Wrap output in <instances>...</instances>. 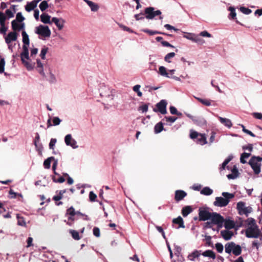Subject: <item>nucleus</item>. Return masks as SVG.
Masks as SVG:
<instances>
[{"instance_id":"26","label":"nucleus","mask_w":262,"mask_h":262,"mask_svg":"<svg viewBox=\"0 0 262 262\" xmlns=\"http://www.w3.org/2000/svg\"><path fill=\"white\" fill-rule=\"evenodd\" d=\"M201 255L204 257H207L213 259L216 258L215 253L211 250H207L203 252H202Z\"/></svg>"},{"instance_id":"22","label":"nucleus","mask_w":262,"mask_h":262,"mask_svg":"<svg viewBox=\"0 0 262 262\" xmlns=\"http://www.w3.org/2000/svg\"><path fill=\"white\" fill-rule=\"evenodd\" d=\"M233 157L232 156H229L223 162V163L221 165L219 169L220 171H222L226 168L227 169L229 170V167L227 166V165L231 161Z\"/></svg>"},{"instance_id":"17","label":"nucleus","mask_w":262,"mask_h":262,"mask_svg":"<svg viewBox=\"0 0 262 262\" xmlns=\"http://www.w3.org/2000/svg\"><path fill=\"white\" fill-rule=\"evenodd\" d=\"M231 173L227 175V177L229 180H234L238 176L239 172L236 165H234L231 169Z\"/></svg>"},{"instance_id":"47","label":"nucleus","mask_w":262,"mask_h":262,"mask_svg":"<svg viewBox=\"0 0 262 262\" xmlns=\"http://www.w3.org/2000/svg\"><path fill=\"white\" fill-rule=\"evenodd\" d=\"M17 224L19 226L25 227L26 226V223L25 221L24 217L20 216L19 214H17Z\"/></svg>"},{"instance_id":"44","label":"nucleus","mask_w":262,"mask_h":262,"mask_svg":"<svg viewBox=\"0 0 262 262\" xmlns=\"http://www.w3.org/2000/svg\"><path fill=\"white\" fill-rule=\"evenodd\" d=\"M250 155H251L250 152L247 153V152H244L243 154H242L241 155V158H240L241 163H242L243 164L246 163L247 161L246 160V159L248 158L250 156Z\"/></svg>"},{"instance_id":"33","label":"nucleus","mask_w":262,"mask_h":262,"mask_svg":"<svg viewBox=\"0 0 262 262\" xmlns=\"http://www.w3.org/2000/svg\"><path fill=\"white\" fill-rule=\"evenodd\" d=\"M164 124L162 122L157 123L154 127V132L155 134L161 133L163 129Z\"/></svg>"},{"instance_id":"37","label":"nucleus","mask_w":262,"mask_h":262,"mask_svg":"<svg viewBox=\"0 0 262 262\" xmlns=\"http://www.w3.org/2000/svg\"><path fill=\"white\" fill-rule=\"evenodd\" d=\"M242 251L241 246L239 245H236L235 244L232 251L233 254L235 256H238L241 254Z\"/></svg>"},{"instance_id":"58","label":"nucleus","mask_w":262,"mask_h":262,"mask_svg":"<svg viewBox=\"0 0 262 262\" xmlns=\"http://www.w3.org/2000/svg\"><path fill=\"white\" fill-rule=\"evenodd\" d=\"M48 48L44 46L41 50L40 56L42 59H45L46 55L48 52Z\"/></svg>"},{"instance_id":"43","label":"nucleus","mask_w":262,"mask_h":262,"mask_svg":"<svg viewBox=\"0 0 262 262\" xmlns=\"http://www.w3.org/2000/svg\"><path fill=\"white\" fill-rule=\"evenodd\" d=\"M159 74L167 78H170V76L169 75V74L166 71V69L163 66H160L159 69Z\"/></svg>"},{"instance_id":"53","label":"nucleus","mask_w":262,"mask_h":262,"mask_svg":"<svg viewBox=\"0 0 262 262\" xmlns=\"http://www.w3.org/2000/svg\"><path fill=\"white\" fill-rule=\"evenodd\" d=\"M75 216H76L77 217H78V219L80 218V216H83V220L85 221H89L90 218L88 217V216L85 214H83L81 212H80L79 211H75Z\"/></svg>"},{"instance_id":"14","label":"nucleus","mask_w":262,"mask_h":262,"mask_svg":"<svg viewBox=\"0 0 262 262\" xmlns=\"http://www.w3.org/2000/svg\"><path fill=\"white\" fill-rule=\"evenodd\" d=\"M202 250H194L192 252L190 253L187 258L190 261H195L196 259H198L201 255Z\"/></svg>"},{"instance_id":"1","label":"nucleus","mask_w":262,"mask_h":262,"mask_svg":"<svg viewBox=\"0 0 262 262\" xmlns=\"http://www.w3.org/2000/svg\"><path fill=\"white\" fill-rule=\"evenodd\" d=\"M246 222L248 226L245 230L246 236L247 238H257L259 237L261 232L258 228L255 220L253 218L249 217L246 221Z\"/></svg>"},{"instance_id":"7","label":"nucleus","mask_w":262,"mask_h":262,"mask_svg":"<svg viewBox=\"0 0 262 262\" xmlns=\"http://www.w3.org/2000/svg\"><path fill=\"white\" fill-rule=\"evenodd\" d=\"M211 216L210 219L212 221V223L217 225V228L216 231H219V229L222 228L223 226L224 219L220 214L216 212L211 213Z\"/></svg>"},{"instance_id":"13","label":"nucleus","mask_w":262,"mask_h":262,"mask_svg":"<svg viewBox=\"0 0 262 262\" xmlns=\"http://www.w3.org/2000/svg\"><path fill=\"white\" fill-rule=\"evenodd\" d=\"M185 115L191 119L192 121L196 125H201L206 123V121L204 118H199L194 116H193L191 114L185 113Z\"/></svg>"},{"instance_id":"39","label":"nucleus","mask_w":262,"mask_h":262,"mask_svg":"<svg viewBox=\"0 0 262 262\" xmlns=\"http://www.w3.org/2000/svg\"><path fill=\"white\" fill-rule=\"evenodd\" d=\"M228 10L230 11L229 16H228L229 18L232 19H236V13L234 7H230L228 8Z\"/></svg>"},{"instance_id":"51","label":"nucleus","mask_w":262,"mask_h":262,"mask_svg":"<svg viewBox=\"0 0 262 262\" xmlns=\"http://www.w3.org/2000/svg\"><path fill=\"white\" fill-rule=\"evenodd\" d=\"M48 4L46 1H42L39 5V7L41 11H44L48 8Z\"/></svg>"},{"instance_id":"28","label":"nucleus","mask_w":262,"mask_h":262,"mask_svg":"<svg viewBox=\"0 0 262 262\" xmlns=\"http://www.w3.org/2000/svg\"><path fill=\"white\" fill-rule=\"evenodd\" d=\"M50 16L46 13H42L40 15L41 21L44 24H52V20H50Z\"/></svg>"},{"instance_id":"38","label":"nucleus","mask_w":262,"mask_h":262,"mask_svg":"<svg viewBox=\"0 0 262 262\" xmlns=\"http://www.w3.org/2000/svg\"><path fill=\"white\" fill-rule=\"evenodd\" d=\"M54 160V157H50L46 159L43 162V166L45 169H49L51 167V161Z\"/></svg>"},{"instance_id":"30","label":"nucleus","mask_w":262,"mask_h":262,"mask_svg":"<svg viewBox=\"0 0 262 262\" xmlns=\"http://www.w3.org/2000/svg\"><path fill=\"white\" fill-rule=\"evenodd\" d=\"M192 211V208L190 206H186L182 209V214L184 217H186Z\"/></svg>"},{"instance_id":"57","label":"nucleus","mask_w":262,"mask_h":262,"mask_svg":"<svg viewBox=\"0 0 262 262\" xmlns=\"http://www.w3.org/2000/svg\"><path fill=\"white\" fill-rule=\"evenodd\" d=\"M53 181L55 183H62L65 181V179L63 177H59V178L57 179L55 176H53L52 177Z\"/></svg>"},{"instance_id":"64","label":"nucleus","mask_w":262,"mask_h":262,"mask_svg":"<svg viewBox=\"0 0 262 262\" xmlns=\"http://www.w3.org/2000/svg\"><path fill=\"white\" fill-rule=\"evenodd\" d=\"M97 195L93 191H90L89 193V199L91 202H95Z\"/></svg>"},{"instance_id":"35","label":"nucleus","mask_w":262,"mask_h":262,"mask_svg":"<svg viewBox=\"0 0 262 262\" xmlns=\"http://www.w3.org/2000/svg\"><path fill=\"white\" fill-rule=\"evenodd\" d=\"M201 193L205 195H210L212 194L213 190L209 187H205L201 190Z\"/></svg>"},{"instance_id":"45","label":"nucleus","mask_w":262,"mask_h":262,"mask_svg":"<svg viewBox=\"0 0 262 262\" xmlns=\"http://www.w3.org/2000/svg\"><path fill=\"white\" fill-rule=\"evenodd\" d=\"M47 80L50 83H55L57 81L56 78L54 74L52 72L51 70H49V77L47 78Z\"/></svg>"},{"instance_id":"56","label":"nucleus","mask_w":262,"mask_h":262,"mask_svg":"<svg viewBox=\"0 0 262 262\" xmlns=\"http://www.w3.org/2000/svg\"><path fill=\"white\" fill-rule=\"evenodd\" d=\"M174 56H175V53L174 52H170L169 53H168L165 56L164 60L166 62L170 63V62H171V61L170 60V59L174 57Z\"/></svg>"},{"instance_id":"16","label":"nucleus","mask_w":262,"mask_h":262,"mask_svg":"<svg viewBox=\"0 0 262 262\" xmlns=\"http://www.w3.org/2000/svg\"><path fill=\"white\" fill-rule=\"evenodd\" d=\"M17 33L16 32H11L8 33L5 37V42L7 44H10L13 41H16L17 38Z\"/></svg>"},{"instance_id":"55","label":"nucleus","mask_w":262,"mask_h":262,"mask_svg":"<svg viewBox=\"0 0 262 262\" xmlns=\"http://www.w3.org/2000/svg\"><path fill=\"white\" fill-rule=\"evenodd\" d=\"M206 246L213 247V243L211 241V237L210 235H205Z\"/></svg>"},{"instance_id":"48","label":"nucleus","mask_w":262,"mask_h":262,"mask_svg":"<svg viewBox=\"0 0 262 262\" xmlns=\"http://www.w3.org/2000/svg\"><path fill=\"white\" fill-rule=\"evenodd\" d=\"M143 32L148 33L150 35H154L155 34H162V32L159 31H154L148 29H143Z\"/></svg>"},{"instance_id":"34","label":"nucleus","mask_w":262,"mask_h":262,"mask_svg":"<svg viewBox=\"0 0 262 262\" xmlns=\"http://www.w3.org/2000/svg\"><path fill=\"white\" fill-rule=\"evenodd\" d=\"M36 7V4H35L33 1L28 2L27 5L25 6V10L27 12H30L34 10Z\"/></svg>"},{"instance_id":"29","label":"nucleus","mask_w":262,"mask_h":262,"mask_svg":"<svg viewBox=\"0 0 262 262\" xmlns=\"http://www.w3.org/2000/svg\"><path fill=\"white\" fill-rule=\"evenodd\" d=\"M21 35L23 37V42L24 43L23 46H27L28 47L30 43L29 35L25 31H23Z\"/></svg>"},{"instance_id":"25","label":"nucleus","mask_w":262,"mask_h":262,"mask_svg":"<svg viewBox=\"0 0 262 262\" xmlns=\"http://www.w3.org/2000/svg\"><path fill=\"white\" fill-rule=\"evenodd\" d=\"M172 223L173 224L179 225V226L177 228V229H179L180 228H185V226L184 224V221L181 216H179L178 217L173 219L172 220Z\"/></svg>"},{"instance_id":"15","label":"nucleus","mask_w":262,"mask_h":262,"mask_svg":"<svg viewBox=\"0 0 262 262\" xmlns=\"http://www.w3.org/2000/svg\"><path fill=\"white\" fill-rule=\"evenodd\" d=\"M52 23H54L59 30L62 29L65 23V20L62 18L52 17Z\"/></svg>"},{"instance_id":"5","label":"nucleus","mask_w":262,"mask_h":262,"mask_svg":"<svg viewBox=\"0 0 262 262\" xmlns=\"http://www.w3.org/2000/svg\"><path fill=\"white\" fill-rule=\"evenodd\" d=\"M20 58L22 63L28 70L33 69L32 64L26 60L29 59V53L28 48L27 46H23V52L20 54Z\"/></svg>"},{"instance_id":"23","label":"nucleus","mask_w":262,"mask_h":262,"mask_svg":"<svg viewBox=\"0 0 262 262\" xmlns=\"http://www.w3.org/2000/svg\"><path fill=\"white\" fill-rule=\"evenodd\" d=\"M221 234L223 238L226 241L230 239L233 235L232 232L228 230L221 231Z\"/></svg>"},{"instance_id":"59","label":"nucleus","mask_w":262,"mask_h":262,"mask_svg":"<svg viewBox=\"0 0 262 262\" xmlns=\"http://www.w3.org/2000/svg\"><path fill=\"white\" fill-rule=\"evenodd\" d=\"M239 10L241 12L246 15L250 14L252 12V10L251 9L245 7H241Z\"/></svg>"},{"instance_id":"12","label":"nucleus","mask_w":262,"mask_h":262,"mask_svg":"<svg viewBox=\"0 0 262 262\" xmlns=\"http://www.w3.org/2000/svg\"><path fill=\"white\" fill-rule=\"evenodd\" d=\"M64 142L66 145L71 146L73 149L78 147L77 141L72 138L71 134H68L64 137Z\"/></svg>"},{"instance_id":"6","label":"nucleus","mask_w":262,"mask_h":262,"mask_svg":"<svg viewBox=\"0 0 262 262\" xmlns=\"http://www.w3.org/2000/svg\"><path fill=\"white\" fill-rule=\"evenodd\" d=\"M144 13L145 18L148 19H152L156 16H160L159 19H162L163 17L161 16L162 12L160 10H157L155 11V8L152 7H147L145 9Z\"/></svg>"},{"instance_id":"49","label":"nucleus","mask_w":262,"mask_h":262,"mask_svg":"<svg viewBox=\"0 0 262 262\" xmlns=\"http://www.w3.org/2000/svg\"><path fill=\"white\" fill-rule=\"evenodd\" d=\"M19 21H17L16 20H12L11 21V26L12 29L13 30V32H16L18 31L19 26L20 24H19Z\"/></svg>"},{"instance_id":"60","label":"nucleus","mask_w":262,"mask_h":262,"mask_svg":"<svg viewBox=\"0 0 262 262\" xmlns=\"http://www.w3.org/2000/svg\"><path fill=\"white\" fill-rule=\"evenodd\" d=\"M25 17L23 16L21 12H18L16 14V19L14 20H16L17 21H19V23L23 22L25 20Z\"/></svg>"},{"instance_id":"36","label":"nucleus","mask_w":262,"mask_h":262,"mask_svg":"<svg viewBox=\"0 0 262 262\" xmlns=\"http://www.w3.org/2000/svg\"><path fill=\"white\" fill-rule=\"evenodd\" d=\"M195 99H196L200 102H201L202 104H204V105L209 106L211 105V102H213V101L207 99H202L201 98L198 97H195Z\"/></svg>"},{"instance_id":"21","label":"nucleus","mask_w":262,"mask_h":262,"mask_svg":"<svg viewBox=\"0 0 262 262\" xmlns=\"http://www.w3.org/2000/svg\"><path fill=\"white\" fill-rule=\"evenodd\" d=\"M37 66L36 69L38 72L43 77H46V74L43 71V64L40 59H37L36 60Z\"/></svg>"},{"instance_id":"20","label":"nucleus","mask_w":262,"mask_h":262,"mask_svg":"<svg viewBox=\"0 0 262 262\" xmlns=\"http://www.w3.org/2000/svg\"><path fill=\"white\" fill-rule=\"evenodd\" d=\"M220 122L224 126H226L228 128H230L232 126V123L231 121L228 118H223L220 116H217Z\"/></svg>"},{"instance_id":"32","label":"nucleus","mask_w":262,"mask_h":262,"mask_svg":"<svg viewBox=\"0 0 262 262\" xmlns=\"http://www.w3.org/2000/svg\"><path fill=\"white\" fill-rule=\"evenodd\" d=\"M66 191H67L66 189L61 190L59 191H58V190L56 191V192L58 193V194L56 195H54L53 197V200L56 202L60 200L63 198V194L64 193H66Z\"/></svg>"},{"instance_id":"10","label":"nucleus","mask_w":262,"mask_h":262,"mask_svg":"<svg viewBox=\"0 0 262 262\" xmlns=\"http://www.w3.org/2000/svg\"><path fill=\"white\" fill-rule=\"evenodd\" d=\"M211 213L208 211L207 208H200L199 209V220L205 221L210 219Z\"/></svg>"},{"instance_id":"27","label":"nucleus","mask_w":262,"mask_h":262,"mask_svg":"<svg viewBox=\"0 0 262 262\" xmlns=\"http://www.w3.org/2000/svg\"><path fill=\"white\" fill-rule=\"evenodd\" d=\"M235 243L233 242L227 243L225 245V252L228 254H231L232 252Z\"/></svg>"},{"instance_id":"54","label":"nucleus","mask_w":262,"mask_h":262,"mask_svg":"<svg viewBox=\"0 0 262 262\" xmlns=\"http://www.w3.org/2000/svg\"><path fill=\"white\" fill-rule=\"evenodd\" d=\"M215 248L217 252L222 253L224 250V246L221 243H217L215 244Z\"/></svg>"},{"instance_id":"61","label":"nucleus","mask_w":262,"mask_h":262,"mask_svg":"<svg viewBox=\"0 0 262 262\" xmlns=\"http://www.w3.org/2000/svg\"><path fill=\"white\" fill-rule=\"evenodd\" d=\"M56 142H57L56 139L52 138L50 140V143L49 144V148L51 149H54Z\"/></svg>"},{"instance_id":"11","label":"nucleus","mask_w":262,"mask_h":262,"mask_svg":"<svg viewBox=\"0 0 262 262\" xmlns=\"http://www.w3.org/2000/svg\"><path fill=\"white\" fill-rule=\"evenodd\" d=\"M66 214L69 215L68 216V221L67 222V224L70 226H71L75 220H77L78 219V217H77L75 216V209L72 206L70 207L67 210Z\"/></svg>"},{"instance_id":"18","label":"nucleus","mask_w":262,"mask_h":262,"mask_svg":"<svg viewBox=\"0 0 262 262\" xmlns=\"http://www.w3.org/2000/svg\"><path fill=\"white\" fill-rule=\"evenodd\" d=\"M187 195V193L182 190H177L175 191L174 199L177 202L183 200Z\"/></svg>"},{"instance_id":"3","label":"nucleus","mask_w":262,"mask_h":262,"mask_svg":"<svg viewBox=\"0 0 262 262\" xmlns=\"http://www.w3.org/2000/svg\"><path fill=\"white\" fill-rule=\"evenodd\" d=\"M262 158L259 156H252L249 161V164L256 174H258L261 171V162Z\"/></svg>"},{"instance_id":"4","label":"nucleus","mask_w":262,"mask_h":262,"mask_svg":"<svg viewBox=\"0 0 262 262\" xmlns=\"http://www.w3.org/2000/svg\"><path fill=\"white\" fill-rule=\"evenodd\" d=\"M34 32L39 35V38L40 39H43V38L49 37L51 34L49 27L42 25L36 27Z\"/></svg>"},{"instance_id":"41","label":"nucleus","mask_w":262,"mask_h":262,"mask_svg":"<svg viewBox=\"0 0 262 262\" xmlns=\"http://www.w3.org/2000/svg\"><path fill=\"white\" fill-rule=\"evenodd\" d=\"M192 41L196 42L199 45H203L205 41L204 40L200 37V35L194 34Z\"/></svg>"},{"instance_id":"62","label":"nucleus","mask_w":262,"mask_h":262,"mask_svg":"<svg viewBox=\"0 0 262 262\" xmlns=\"http://www.w3.org/2000/svg\"><path fill=\"white\" fill-rule=\"evenodd\" d=\"M241 126H242V130L247 134L248 135H250V136L251 137H255V135L250 130L247 129H246L245 127L244 126V125L243 124H241Z\"/></svg>"},{"instance_id":"2","label":"nucleus","mask_w":262,"mask_h":262,"mask_svg":"<svg viewBox=\"0 0 262 262\" xmlns=\"http://www.w3.org/2000/svg\"><path fill=\"white\" fill-rule=\"evenodd\" d=\"M222 196H217L213 202V205L219 207H224L226 206L230 201V200L234 197L233 193L227 192H223L222 193Z\"/></svg>"},{"instance_id":"63","label":"nucleus","mask_w":262,"mask_h":262,"mask_svg":"<svg viewBox=\"0 0 262 262\" xmlns=\"http://www.w3.org/2000/svg\"><path fill=\"white\" fill-rule=\"evenodd\" d=\"M199 135L200 134H199L197 132L191 131L190 134V137L191 139L195 140Z\"/></svg>"},{"instance_id":"40","label":"nucleus","mask_w":262,"mask_h":262,"mask_svg":"<svg viewBox=\"0 0 262 262\" xmlns=\"http://www.w3.org/2000/svg\"><path fill=\"white\" fill-rule=\"evenodd\" d=\"M88 5L90 7L91 10L93 12H96L98 10L99 6L98 4L91 1L88 2Z\"/></svg>"},{"instance_id":"24","label":"nucleus","mask_w":262,"mask_h":262,"mask_svg":"<svg viewBox=\"0 0 262 262\" xmlns=\"http://www.w3.org/2000/svg\"><path fill=\"white\" fill-rule=\"evenodd\" d=\"M195 141L197 144H200L201 145H205L207 143L205 135L204 134H200V135L198 136V138H196Z\"/></svg>"},{"instance_id":"46","label":"nucleus","mask_w":262,"mask_h":262,"mask_svg":"<svg viewBox=\"0 0 262 262\" xmlns=\"http://www.w3.org/2000/svg\"><path fill=\"white\" fill-rule=\"evenodd\" d=\"M177 119V118L173 116H165L164 118L162 119L163 121L165 120L167 122H169V125H171L172 123H174L176 120Z\"/></svg>"},{"instance_id":"42","label":"nucleus","mask_w":262,"mask_h":262,"mask_svg":"<svg viewBox=\"0 0 262 262\" xmlns=\"http://www.w3.org/2000/svg\"><path fill=\"white\" fill-rule=\"evenodd\" d=\"M34 145H35V149L36 151L38 152L39 155L41 156L42 152L43 151V146L41 143H34Z\"/></svg>"},{"instance_id":"52","label":"nucleus","mask_w":262,"mask_h":262,"mask_svg":"<svg viewBox=\"0 0 262 262\" xmlns=\"http://www.w3.org/2000/svg\"><path fill=\"white\" fill-rule=\"evenodd\" d=\"M9 193L10 194L9 198L10 199H15L17 196H19L21 198L23 197V195L21 193H17L16 192H15L12 189H10L9 190Z\"/></svg>"},{"instance_id":"9","label":"nucleus","mask_w":262,"mask_h":262,"mask_svg":"<svg viewBox=\"0 0 262 262\" xmlns=\"http://www.w3.org/2000/svg\"><path fill=\"white\" fill-rule=\"evenodd\" d=\"M167 101L166 100L162 99L156 105V108H154L153 111L155 112H160L161 114L165 115L167 113L166 106Z\"/></svg>"},{"instance_id":"8","label":"nucleus","mask_w":262,"mask_h":262,"mask_svg":"<svg viewBox=\"0 0 262 262\" xmlns=\"http://www.w3.org/2000/svg\"><path fill=\"white\" fill-rule=\"evenodd\" d=\"M236 208L240 215L245 214L248 216L249 213L252 211V208L251 207H246L245 203L242 201L237 203Z\"/></svg>"},{"instance_id":"19","label":"nucleus","mask_w":262,"mask_h":262,"mask_svg":"<svg viewBox=\"0 0 262 262\" xmlns=\"http://www.w3.org/2000/svg\"><path fill=\"white\" fill-rule=\"evenodd\" d=\"M100 95L102 97H108L110 96V90L108 86L104 84H102L100 86L99 89Z\"/></svg>"},{"instance_id":"50","label":"nucleus","mask_w":262,"mask_h":262,"mask_svg":"<svg viewBox=\"0 0 262 262\" xmlns=\"http://www.w3.org/2000/svg\"><path fill=\"white\" fill-rule=\"evenodd\" d=\"M70 233L71 234L72 237L75 240L80 239V237L79 236V232L76 230H70Z\"/></svg>"},{"instance_id":"31","label":"nucleus","mask_w":262,"mask_h":262,"mask_svg":"<svg viewBox=\"0 0 262 262\" xmlns=\"http://www.w3.org/2000/svg\"><path fill=\"white\" fill-rule=\"evenodd\" d=\"M234 222L230 220H224V227L227 229H231L234 227Z\"/></svg>"}]
</instances>
